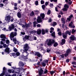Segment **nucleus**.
<instances>
[{"instance_id": "obj_1", "label": "nucleus", "mask_w": 76, "mask_h": 76, "mask_svg": "<svg viewBox=\"0 0 76 76\" xmlns=\"http://www.w3.org/2000/svg\"><path fill=\"white\" fill-rule=\"evenodd\" d=\"M24 50L21 49L20 50V51L21 53H22L23 56L22 57V58H24L25 61H27L28 60V57H26V56L28 54V53L27 52L29 48V47L28 44H26L24 45V47L23 48Z\"/></svg>"}, {"instance_id": "obj_2", "label": "nucleus", "mask_w": 76, "mask_h": 76, "mask_svg": "<svg viewBox=\"0 0 76 76\" xmlns=\"http://www.w3.org/2000/svg\"><path fill=\"white\" fill-rule=\"evenodd\" d=\"M4 75L6 76H10V75H9L8 72H7V69H6V67H5L3 68V71L2 73L0 74V76H3Z\"/></svg>"}, {"instance_id": "obj_3", "label": "nucleus", "mask_w": 76, "mask_h": 76, "mask_svg": "<svg viewBox=\"0 0 76 76\" xmlns=\"http://www.w3.org/2000/svg\"><path fill=\"white\" fill-rule=\"evenodd\" d=\"M53 42L51 41V40L50 39H48L46 40L45 44H47L49 46V45H51V44H53L54 42V40H52Z\"/></svg>"}, {"instance_id": "obj_4", "label": "nucleus", "mask_w": 76, "mask_h": 76, "mask_svg": "<svg viewBox=\"0 0 76 76\" xmlns=\"http://www.w3.org/2000/svg\"><path fill=\"white\" fill-rule=\"evenodd\" d=\"M17 35V33L16 32H12L11 33L10 37L11 39V40H13V38L15 37Z\"/></svg>"}, {"instance_id": "obj_5", "label": "nucleus", "mask_w": 76, "mask_h": 76, "mask_svg": "<svg viewBox=\"0 0 76 76\" xmlns=\"http://www.w3.org/2000/svg\"><path fill=\"white\" fill-rule=\"evenodd\" d=\"M72 32L69 31H67L65 32V34H63V36L64 38L66 39L67 38V34H69V35H71Z\"/></svg>"}, {"instance_id": "obj_6", "label": "nucleus", "mask_w": 76, "mask_h": 76, "mask_svg": "<svg viewBox=\"0 0 76 76\" xmlns=\"http://www.w3.org/2000/svg\"><path fill=\"white\" fill-rule=\"evenodd\" d=\"M37 69H38L39 76H41V75H42L43 73V70L42 69L41 67L39 66H38L37 68Z\"/></svg>"}, {"instance_id": "obj_7", "label": "nucleus", "mask_w": 76, "mask_h": 76, "mask_svg": "<svg viewBox=\"0 0 76 76\" xmlns=\"http://www.w3.org/2000/svg\"><path fill=\"white\" fill-rule=\"evenodd\" d=\"M10 16L8 15L5 17V20L6 21L7 23H9V22H10Z\"/></svg>"}, {"instance_id": "obj_8", "label": "nucleus", "mask_w": 76, "mask_h": 76, "mask_svg": "<svg viewBox=\"0 0 76 76\" xmlns=\"http://www.w3.org/2000/svg\"><path fill=\"white\" fill-rule=\"evenodd\" d=\"M12 56L14 57V58H15V57H18V56H20V53L19 52H18L16 53V54L14 53H13L12 54Z\"/></svg>"}, {"instance_id": "obj_9", "label": "nucleus", "mask_w": 76, "mask_h": 76, "mask_svg": "<svg viewBox=\"0 0 76 76\" xmlns=\"http://www.w3.org/2000/svg\"><path fill=\"white\" fill-rule=\"evenodd\" d=\"M0 37L1 38H4L3 39H1L2 41H5L4 38H6V37L5 36V35L3 34H2L0 35Z\"/></svg>"}, {"instance_id": "obj_10", "label": "nucleus", "mask_w": 76, "mask_h": 76, "mask_svg": "<svg viewBox=\"0 0 76 76\" xmlns=\"http://www.w3.org/2000/svg\"><path fill=\"white\" fill-rule=\"evenodd\" d=\"M31 38V37L29 36H26L25 37V38H23V40L24 41H26V39H28V40H30V39Z\"/></svg>"}, {"instance_id": "obj_11", "label": "nucleus", "mask_w": 76, "mask_h": 76, "mask_svg": "<svg viewBox=\"0 0 76 76\" xmlns=\"http://www.w3.org/2000/svg\"><path fill=\"white\" fill-rule=\"evenodd\" d=\"M37 20L38 23L42 22V20H41V17H39L37 18Z\"/></svg>"}, {"instance_id": "obj_12", "label": "nucleus", "mask_w": 76, "mask_h": 76, "mask_svg": "<svg viewBox=\"0 0 76 76\" xmlns=\"http://www.w3.org/2000/svg\"><path fill=\"white\" fill-rule=\"evenodd\" d=\"M70 39L72 41H75V40H76V38L74 35H71V37H70Z\"/></svg>"}, {"instance_id": "obj_13", "label": "nucleus", "mask_w": 76, "mask_h": 76, "mask_svg": "<svg viewBox=\"0 0 76 76\" xmlns=\"http://www.w3.org/2000/svg\"><path fill=\"white\" fill-rule=\"evenodd\" d=\"M73 25V22L72 21L69 24V26H70L72 28H75V26H72Z\"/></svg>"}, {"instance_id": "obj_14", "label": "nucleus", "mask_w": 76, "mask_h": 76, "mask_svg": "<svg viewBox=\"0 0 76 76\" xmlns=\"http://www.w3.org/2000/svg\"><path fill=\"white\" fill-rule=\"evenodd\" d=\"M15 27V26L13 24H12L11 26H10L9 28H8V29H9L10 31H12V29H13Z\"/></svg>"}, {"instance_id": "obj_15", "label": "nucleus", "mask_w": 76, "mask_h": 76, "mask_svg": "<svg viewBox=\"0 0 76 76\" xmlns=\"http://www.w3.org/2000/svg\"><path fill=\"white\" fill-rule=\"evenodd\" d=\"M9 50H10V48H6L5 50V52L8 53V54H9Z\"/></svg>"}, {"instance_id": "obj_16", "label": "nucleus", "mask_w": 76, "mask_h": 76, "mask_svg": "<svg viewBox=\"0 0 76 76\" xmlns=\"http://www.w3.org/2000/svg\"><path fill=\"white\" fill-rule=\"evenodd\" d=\"M8 72L10 73H14L15 71L13 69H9L8 70Z\"/></svg>"}, {"instance_id": "obj_17", "label": "nucleus", "mask_w": 76, "mask_h": 76, "mask_svg": "<svg viewBox=\"0 0 76 76\" xmlns=\"http://www.w3.org/2000/svg\"><path fill=\"white\" fill-rule=\"evenodd\" d=\"M19 66H21L23 67V66H24V64L22 61H20L19 62Z\"/></svg>"}, {"instance_id": "obj_18", "label": "nucleus", "mask_w": 76, "mask_h": 76, "mask_svg": "<svg viewBox=\"0 0 76 76\" xmlns=\"http://www.w3.org/2000/svg\"><path fill=\"white\" fill-rule=\"evenodd\" d=\"M35 56H37L38 57H40L41 56V54L39 52H36Z\"/></svg>"}, {"instance_id": "obj_19", "label": "nucleus", "mask_w": 76, "mask_h": 76, "mask_svg": "<svg viewBox=\"0 0 76 76\" xmlns=\"http://www.w3.org/2000/svg\"><path fill=\"white\" fill-rule=\"evenodd\" d=\"M37 33L38 35H40V34H41V30L40 29H38L37 31Z\"/></svg>"}, {"instance_id": "obj_20", "label": "nucleus", "mask_w": 76, "mask_h": 76, "mask_svg": "<svg viewBox=\"0 0 76 76\" xmlns=\"http://www.w3.org/2000/svg\"><path fill=\"white\" fill-rule=\"evenodd\" d=\"M71 18H73V15H71L69 17L67 18V20L69 21H70V19H71Z\"/></svg>"}, {"instance_id": "obj_21", "label": "nucleus", "mask_w": 76, "mask_h": 76, "mask_svg": "<svg viewBox=\"0 0 76 76\" xmlns=\"http://www.w3.org/2000/svg\"><path fill=\"white\" fill-rule=\"evenodd\" d=\"M40 17L42 18V19H44L45 16V15L44 14H40Z\"/></svg>"}, {"instance_id": "obj_22", "label": "nucleus", "mask_w": 76, "mask_h": 76, "mask_svg": "<svg viewBox=\"0 0 76 76\" xmlns=\"http://www.w3.org/2000/svg\"><path fill=\"white\" fill-rule=\"evenodd\" d=\"M13 42H14V43L15 44H16V43H17V42H18V41H16V38H14L13 39Z\"/></svg>"}, {"instance_id": "obj_23", "label": "nucleus", "mask_w": 76, "mask_h": 76, "mask_svg": "<svg viewBox=\"0 0 76 76\" xmlns=\"http://www.w3.org/2000/svg\"><path fill=\"white\" fill-rule=\"evenodd\" d=\"M61 45H63L65 44V39H62V42L61 43Z\"/></svg>"}, {"instance_id": "obj_24", "label": "nucleus", "mask_w": 76, "mask_h": 76, "mask_svg": "<svg viewBox=\"0 0 76 76\" xmlns=\"http://www.w3.org/2000/svg\"><path fill=\"white\" fill-rule=\"evenodd\" d=\"M70 51H71L70 49H69L66 50V53L69 54L70 53Z\"/></svg>"}, {"instance_id": "obj_25", "label": "nucleus", "mask_w": 76, "mask_h": 76, "mask_svg": "<svg viewBox=\"0 0 76 76\" xmlns=\"http://www.w3.org/2000/svg\"><path fill=\"white\" fill-rule=\"evenodd\" d=\"M17 16L19 18H20L21 17V14L20 12H18L17 14Z\"/></svg>"}, {"instance_id": "obj_26", "label": "nucleus", "mask_w": 76, "mask_h": 76, "mask_svg": "<svg viewBox=\"0 0 76 76\" xmlns=\"http://www.w3.org/2000/svg\"><path fill=\"white\" fill-rule=\"evenodd\" d=\"M20 68H15L14 69V70H15V71H20Z\"/></svg>"}, {"instance_id": "obj_27", "label": "nucleus", "mask_w": 76, "mask_h": 76, "mask_svg": "<svg viewBox=\"0 0 76 76\" xmlns=\"http://www.w3.org/2000/svg\"><path fill=\"white\" fill-rule=\"evenodd\" d=\"M61 19L63 23L64 24L65 23H66V22H65V19H64V18H62Z\"/></svg>"}, {"instance_id": "obj_28", "label": "nucleus", "mask_w": 76, "mask_h": 76, "mask_svg": "<svg viewBox=\"0 0 76 76\" xmlns=\"http://www.w3.org/2000/svg\"><path fill=\"white\" fill-rule=\"evenodd\" d=\"M34 23V27H35V26H36V25H37V24H38V23H37V22L36 21H35L33 23Z\"/></svg>"}, {"instance_id": "obj_29", "label": "nucleus", "mask_w": 76, "mask_h": 76, "mask_svg": "<svg viewBox=\"0 0 76 76\" xmlns=\"http://www.w3.org/2000/svg\"><path fill=\"white\" fill-rule=\"evenodd\" d=\"M42 35H44V34H45V30H44V29H42Z\"/></svg>"}, {"instance_id": "obj_30", "label": "nucleus", "mask_w": 76, "mask_h": 76, "mask_svg": "<svg viewBox=\"0 0 76 76\" xmlns=\"http://www.w3.org/2000/svg\"><path fill=\"white\" fill-rule=\"evenodd\" d=\"M58 45V43L57 42H56L54 44L53 46L54 47H57V46Z\"/></svg>"}, {"instance_id": "obj_31", "label": "nucleus", "mask_w": 76, "mask_h": 76, "mask_svg": "<svg viewBox=\"0 0 76 76\" xmlns=\"http://www.w3.org/2000/svg\"><path fill=\"white\" fill-rule=\"evenodd\" d=\"M8 1V0H3V2L4 3H7Z\"/></svg>"}, {"instance_id": "obj_32", "label": "nucleus", "mask_w": 76, "mask_h": 76, "mask_svg": "<svg viewBox=\"0 0 76 76\" xmlns=\"http://www.w3.org/2000/svg\"><path fill=\"white\" fill-rule=\"evenodd\" d=\"M31 34H35L37 32V31L35 30H33L31 32Z\"/></svg>"}, {"instance_id": "obj_33", "label": "nucleus", "mask_w": 76, "mask_h": 76, "mask_svg": "<svg viewBox=\"0 0 76 76\" xmlns=\"http://www.w3.org/2000/svg\"><path fill=\"white\" fill-rule=\"evenodd\" d=\"M30 15L31 16H33L34 15V12L32 11L31 13L30 14Z\"/></svg>"}, {"instance_id": "obj_34", "label": "nucleus", "mask_w": 76, "mask_h": 76, "mask_svg": "<svg viewBox=\"0 0 76 76\" xmlns=\"http://www.w3.org/2000/svg\"><path fill=\"white\" fill-rule=\"evenodd\" d=\"M56 25H57V23L56 22H54L53 23V26H56Z\"/></svg>"}, {"instance_id": "obj_35", "label": "nucleus", "mask_w": 76, "mask_h": 76, "mask_svg": "<svg viewBox=\"0 0 76 76\" xmlns=\"http://www.w3.org/2000/svg\"><path fill=\"white\" fill-rule=\"evenodd\" d=\"M75 32H76V30H75V29H73L72 30V34H74V33H75Z\"/></svg>"}, {"instance_id": "obj_36", "label": "nucleus", "mask_w": 76, "mask_h": 76, "mask_svg": "<svg viewBox=\"0 0 76 76\" xmlns=\"http://www.w3.org/2000/svg\"><path fill=\"white\" fill-rule=\"evenodd\" d=\"M64 7H66V8H69V5L67 4H65L64 6Z\"/></svg>"}, {"instance_id": "obj_37", "label": "nucleus", "mask_w": 76, "mask_h": 76, "mask_svg": "<svg viewBox=\"0 0 76 76\" xmlns=\"http://www.w3.org/2000/svg\"><path fill=\"white\" fill-rule=\"evenodd\" d=\"M51 35L52 37H55V32H53V33L51 34Z\"/></svg>"}, {"instance_id": "obj_38", "label": "nucleus", "mask_w": 76, "mask_h": 76, "mask_svg": "<svg viewBox=\"0 0 76 76\" xmlns=\"http://www.w3.org/2000/svg\"><path fill=\"white\" fill-rule=\"evenodd\" d=\"M42 65L43 66H45V65H46V64L42 62Z\"/></svg>"}, {"instance_id": "obj_39", "label": "nucleus", "mask_w": 76, "mask_h": 76, "mask_svg": "<svg viewBox=\"0 0 76 76\" xmlns=\"http://www.w3.org/2000/svg\"><path fill=\"white\" fill-rule=\"evenodd\" d=\"M37 66H40L41 63H40L39 62H38L37 64Z\"/></svg>"}, {"instance_id": "obj_40", "label": "nucleus", "mask_w": 76, "mask_h": 76, "mask_svg": "<svg viewBox=\"0 0 76 76\" xmlns=\"http://www.w3.org/2000/svg\"><path fill=\"white\" fill-rule=\"evenodd\" d=\"M41 52H42V53H45L46 51L45 50L43 49H42L41 50Z\"/></svg>"}, {"instance_id": "obj_41", "label": "nucleus", "mask_w": 76, "mask_h": 76, "mask_svg": "<svg viewBox=\"0 0 76 76\" xmlns=\"http://www.w3.org/2000/svg\"><path fill=\"white\" fill-rule=\"evenodd\" d=\"M3 47H4V48H6L7 47V45L6 44H4L3 45Z\"/></svg>"}, {"instance_id": "obj_42", "label": "nucleus", "mask_w": 76, "mask_h": 76, "mask_svg": "<svg viewBox=\"0 0 76 76\" xmlns=\"http://www.w3.org/2000/svg\"><path fill=\"white\" fill-rule=\"evenodd\" d=\"M63 10L64 11H66V10H67V9L66 7H65L63 9Z\"/></svg>"}, {"instance_id": "obj_43", "label": "nucleus", "mask_w": 76, "mask_h": 76, "mask_svg": "<svg viewBox=\"0 0 76 76\" xmlns=\"http://www.w3.org/2000/svg\"><path fill=\"white\" fill-rule=\"evenodd\" d=\"M35 4V5H36V6H37V5H38V1H36Z\"/></svg>"}, {"instance_id": "obj_44", "label": "nucleus", "mask_w": 76, "mask_h": 76, "mask_svg": "<svg viewBox=\"0 0 76 76\" xmlns=\"http://www.w3.org/2000/svg\"><path fill=\"white\" fill-rule=\"evenodd\" d=\"M50 13H51V10H48L47 13V15H50Z\"/></svg>"}, {"instance_id": "obj_45", "label": "nucleus", "mask_w": 76, "mask_h": 76, "mask_svg": "<svg viewBox=\"0 0 76 76\" xmlns=\"http://www.w3.org/2000/svg\"><path fill=\"white\" fill-rule=\"evenodd\" d=\"M58 34L60 36L61 35V31L59 32L58 33Z\"/></svg>"}, {"instance_id": "obj_46", "label": "nucleus", "mask_w": 76, "mask_h": 76, "mask_svg": "<svg viewBox=\"0 0 76 76\" xmlns=\"http://www.w3.org/2000/svg\"><path fill=\"white\" fill-rule=\"evenodd\" d=\"M26 27L27 28H28V27H29V26H30L29 24H26Z\"/></svg>"}, {"instance_id": "obj_47", "label": "nucleus", "mask_w": 76, "mask_h": 76, "mask_svg": "<svg viewBox=\"0 0 76 76\" xmlns=\"http://www.w3.org/2000/svg\"><path fill=\"white\" fill-rule=\"evenodd\" d=\"M41 3L42 4H43L44 3V1L43 0H42L41 1Z\"/></svg>"}, {"instance_id": "obj_48", "label": "nucleus", "mask_w": 76, "mask_h": 76, "mask_svg": "<svg viewBox=\"0 0 76 76\" xmlns=\"http://www.w3.org/2000/svg\"><path fill=\"white\" fill-rule=\"evenodd\" d=\"M54 73H55V72L54 71H51L50 72V73L51 75H53Z\"/></svg>"}, {"instance_id": "obj_49", "label": "nucleus", "mask_w": 76, "mask_h": 76, "mask_svg": "<svg viewBox=\"0 0 76 76\" xmlns=\"http://www.w3.org/2000/svg\"><path fill=\"white\" fill-rule=\"evenodd\" d=\"M4 29L5 31H9V30H6V28H4Z\"/></svg>"}, {"instance_id": "obj_50", "label": "nucleus", "mask_w": 76, "mask_h": 76, "mask_svg": "<svg viewBox=\"0 0 76 76\" xmlns=\"http://www.w3.org/2000/svg\"><path fill=\"white\" fill-rule=\"evenodd\" d=\"M50 7H53V4H50Z\"/></svg>"}, {"instance_id": "obj_51", "label": "nucleus", "mask_w": 76, "mask_h": 76, "mask_svg": "<svg viewBox=\"0 0 76 76\" xmlns=\"http://www.w3.org/2000/svg\"><path fill=\"white\" fill-rule=\"evenodd\" d=\"M72 64H74L75 65H76V63L75 62H72Z\"/></svg>"}, {"instance_id": "obj_52", "label": "nucleus", "mask_w": 76, "mask_h": 76, "mask_svg": "<svg viewBox=\"0 0 76 76\" xmlns=\"http://www.w3.org/2000/svg\"><path fill=\"white\" fill-rule=\"evenodd\" d=\"M6 44H9L10 42H9V40H6Z\"/></svg>"}, {"instance_id": "obj_53", "label": "nucleus", "mask_w": 76, "mask_h": 76, "mask_svg": "<svg viewBox=\"0 0 76 76\" xmlns=\"http://www.w3.org/2000/svg\"><path fill=\"white\" fill-rule=\"evenodd\" d=\"M45 5H43L42 6V7L43 9H44V8H45Z\"/></svg>"}, {"instance_id": "obj_54", "label": "nucleus", "mask_w": 76, "mask_h": 76, "mask_svg": "<svg viewBox=\"0 0 76 76\" xmlns=\"http://www.w3.org/2000/svg\"><path fill=\"white\" fill-rule=\"evenodd\" d=\"M3 6H4V5H3V4H0V7H3Z\"/></svg>"}, {"instance_id": "obj_55", "label": "nucleus", "mask_w": 76, "mask_h": 76, "mask_svg": "<svg viewBox=\"0 0 76 76\" xmlns=\"http://www.w3.org/2000/svg\"><path fill=\"white\" fill-rule=\"evenodd\" d=\"M37 27H41V25L40 24H38L37 25Z\"/></svg>"}, {"instance_id": "obj_56", "label": "nucleus", "mask_w": 76, "mask_h": 76, "mask_svg": "<svg viewBox=\"0 0 76 76\" xmlns=\"http://www.w3.org/2000/svg\"><path fill=\"white\" fill-rule=\"evenodd\" d=\"M14 51L15 52H17V51H18V50H17V49H15L14 50Z\"/></svg>"}, {"instance_id": "obj_57", "label": "nucleus", "mask_w": 76, "mask_h": 76, "mask_svg": "<svg viewBox=\"0 0 76 76\" xmlns=\"http://www.w3.org/2000/svg\"><path fill=\"white\" fill-rule=\"evenodd\" d=\"M47 53H50V49L47 50Z\"/></svg>"}, {"instance_id": "obj_58", "label": "nucleus", "mask_w": 76, "mask_h": 76, "mask_svg": "<svg viewBox=\"0 0 76 76\" xmlns=\"http://www.w3.org/2000/svg\"><path fill=\"white\" fill-rule=\"evenodd\" d=\"M68 53H66L65 54L64 56L65 57H67V56H68Z\"/></svg>"}, {"instance_id": "obj_59", "label": "nucleus", "mask_w": 76, "mask_h": 76, "mask_svg": "<svg viewBox=\"0 0 76 76\" xmlns=\"http://www.w3.org/2000/svg\"><path fill=\"white\" fill-rule=\"evenodd\" d=\"M48 2H46L45 3V6H47L48 5Z\"/></svg>"}, {"instance_id": "obj_60", "label": "nucleus", "mask_w": 76, "mask_h": 76, "mask_svg": "<svg viewBox=\"0 0 76 76\" xmlns=\"http://www.w3.org/2000/svg\"><path fill=\"white\" fill-rule=\"evenodd\" d=\"M21 34L22 35H25V33L23 32H21Z\"/></svg>"}, {"instance_id": "obj_61", "label": "nucleus", "mask_w": 76, "mask_h": 76, "mask_svg": "<svg viewBox=\"0 0 76 76\" xmlns=\"http://www.w3.org/2000/svg\"><path fill=\"white\" fill-rule=\"evenodd\" d=\"M60 57H61V58H64V55H60Z\"/></svg>"}, {"instance_id": "obj_62", "label": "nucleus", "mask_w": 76, "mask_h": 76, "mask_svg": "<svg viewBox=\"0 0 76 76\" xmlns=\"http://www.w3.org/2000/svg\"><path fill=\"white\" fill-rule=\"evenodd\" d=\"M50 29L52 31H54V28H53V27H51L50 28Z\"/></svg>"}, {"instance_id": "obj_63", "label": "nucleus", "mask_w": 76, "mask_h": 76, "mask_svg": "<svg viewBox=\"0 0 76 76\" xmlns=\"http://www.w3.org/2000/svg\"><path fill=\"white\" fill-rule=\"evenodd\" d=\"M47 72H48V71H47V70L45 69L44 72L45 73H47Z\"/></svg>"}, {"instance_id": "obj_64", "label": "nucleus", "mask_w": 76, "mask_h": 76, "mask_svg": "<svg viewBox=\"0 0 76 76\" xmlns=\"http://www.w3.org/2000/svg\"><path fill=\"white\" fill-rule=\"evenodd\" d=\"M45 32H48V30L47 29H46L45 30Z\"/></svg>"}]
</instances>
